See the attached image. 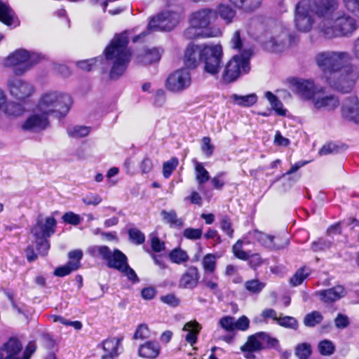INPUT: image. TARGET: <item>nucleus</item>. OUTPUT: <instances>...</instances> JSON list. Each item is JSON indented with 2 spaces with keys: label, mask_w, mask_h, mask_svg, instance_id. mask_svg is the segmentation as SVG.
I'll use <instances>...</instances> for the list:
<instances>
[{
  "label": "nucleus",
  "mask_w": 359,
  "mask_h": 359,
  "mask_svg": "<svg viewBox=\"0 0 359 359\" xmlns=\"http://www.w3.org/2000/svg\"><path fill=\"white\" fill-rule=\"evenodd\" d=\"M161 58V54L158 50L156 48L147 50L143 57V62L144 64H151L158 62Z\"/></svg>",
  "instance_id": "nucleus-50"
},
{
  "label": "nucleus",
  "mask_w": 359,
  "mask_h": 359,
  "mask_svg": "<svg viewBox=\"0 0 359 359\" xmlns=\"http://www.w3.org/2000/svg\"><path fill=\"white\" fill-rule=\"evenodd\" d=\"M217 257L214 254H207L205 255L202 260V266L205 272V274L213 273L216 269Z\"/></svg>",
  "instance_id": "nucleus-38"
},
{
  "label": "nucleus",
  "mask_w": 359,
  "mask_h": 359,
  "mask_svg": "<svg viewBox=\"0 0 359 359\" xmlns=\"http://www.w3.org/2000/svg\"><path fill=\"white\" fill-rule=\"evenodd\" d=\"M42 57L41 54L20 48L5 58L4 65L13 67V73L18 76L22 75L27 72L32 65L39 62Z\"/></svg>",
  "instance_id": "nucleus-8"
},
{
  "label": "nucleus",
  "mask_w": 359,
  "mask_h": 359,
  "mask_svg": "<svg viewBox=\"0 0 359 359\" xmlns=\"http://www.w3.org/2000/svg\"><path fill=\"white\" fill-rule=\"evenodd\" d=\"M199 29L198 27L193 26L190 25V27L186 29L184 32V36L188 39H192L195 38H198L200 36L202 37H213L217 36L219 31H212V30H206L205 32H199L198 31Z\"/></svg>",
  "instance_id": "nucleus-32"
},
{
  "label": "nucleus",
  "mask_w": 359,
  "mask_h": 359,
  "mask_svg": "<svg viewBox=\"0 0 359 359\" xmlns=\"http://www.w3.org/2000/svg\"><path fill=\"white\" fill-rule=\"evenodd\" d=\"M291 89L302 98L312 100L320 88L315 86L311 80L293 79L291 82Z\"/></svg>",
  "instance_id": "nucleus-15"
},
{
  "label": "nucleus",
  "mask_w": 359,
  "mask_h": 359,
  "mask_svg": "<svg viewBox=\"0 0 359 359\" xmlns=\"http://www.w3.org/2000/svg\"><path fill=\"white\" fill-rule=\"evenodd\" d=\"M90 133V128L86 126H76L67 129V133L72 137H83Z\"/></svg>",
  "instance_id": "nucleus-46"
},
{
  "label": "nucleus",
  "mask_w": 359,
  "mask_h": 359,
  "mask_svg": "<svg viewBox=\"0 0 359 359\" xmlns=\"http://www.w3.org/2000/svg\"><path fill=\"white\" fill-rule=\"evenodd\" d=\"M342 2L344 8L354 15L359 9V0H342Z\"/></svg>",
  "instance_id": "nucleus-62"
},
{
  "label": "nucleus",
  "mask_w": 359,
  "mask_h": 359,
  "mask_svg": "<svg viewBox=\"0 0 359 359\" xmlns=\"http://www.w3.org/2000/svg\"><path fill=\"white\" fill-rule=\"evenodd\" d=\"M224 175V172H219L211 179L210 182L214 189L221 190L224 187L225 182L222 178Z\"/></svg>",
  "instance_id": "nucleus-60"
},
{
  "label": "nucleus",
  "mask_w": 359,
  "mask_h": 359,
  "mask_svg": "<svg viewBox=\"0 0 359 359\" xmlns=\"http://www.w3.org/2000/svg\"><path fill=\"white\" fill-rule=\"evenodd\" d=\"M216 19L217 12L213 9L205 8L193 12L189 17V23L199 29H204Z\"/></svg>",
  "instance_id": "nucleus-16"
},
{
  "label": "nucleus",
  "mask_w": 359,
  "mask_h": 359,
  "mask_svg": "<svg viewBox=\"0 0 359 359\" xmlns=\"http://www.w3.org/2000/svg\"><path fill=\"white\" fill-rule=\"evenodd\" d=\"M128 236L130 241L136 245L142 244L145 241L144 234L137 228L130 229Z\"/></svg>",
  "instance_id": "nucleus-49"
},
{
  "label": "nucleus",
  "mask_w": 359,
  "mask_h": 359,
  "mask_svg": "<svg viewBox=\"0 0 359 359\" xmlns=\"http://www.w3.org/2000/svg\"><path fill=\"white\" fill-rule=\"evenodd\" d=\"M336 8V0H300L295 6L294 22L301 32L310 31L315 22V17L323 18L331 15Z\"/></svg>",
  "instance_id": "nucleus-3"
},
{
  "label": "nucleus",
  "mask_w": 359,
  "mask_h": 359,
  "mask_svg": "<svg viewBox=\"0 0 359 359\" xmlns=\"http://www.w3.org/2000/svg\"><path fill=\"white\" fill-rule=\"evenodd\" d=\"M278 340L265 332H258L248 337L246 342L241 346V351L247 359H255L254 353L264 349L276 348Z\"/></svg>",
  "instance_id": "nucleus-9"
},
{
  "label": "nucleus",
  "mask_w": 359,
  "mask_h": 359,
  "mask_svg": "<svg viewBox=\"0 0 359 359\" xmlns=\"http://www.w3.org/2000/svg\"><path fill=\"white\" fill-rule=\"evenodd\" d=\"M221 229L230 238L233 237V229L230 218L226 216H222L220 220Z\"/></svg>",
  "instance_id": "nucleus-52"
},
{
  "label": "nucleus",
  "mask_w": 359,
  "mask_h": 359,
  "mask_svg": "<svg viewBox=\"0 0 359 359\" xmlns=\"http://www.w3.org/2000/svg\"><path fill=\"white\" fill-rule=\"evenodd\" d=\"M170 260L177 264H183L189 261L187 252L181 248H175L168 254Z\"/></svg>",
  "instance_id": "nucleus-36"
},
{
  "label": "nucleus",
  "mask_w": 359,
  "mask_h": 359,
  "mask_svg": "<svg viewBox=\"0 0 359 359\" xmlns=\"http://www.w3.org/2000/svg\"><path fill=\"white\" fill-rule=\"evenodd\" d=\"M345 293L344 287L337 285L327 290L318 291L316 292V295L323 302L330 304L341 299L345 295Z\"/></svg>",
  "instance_id": "nucleus-24"
},
{
  "label": "nucleus",
  "mask_w": 359,
  "mask_h": 359,
  "mask_svg": "<svg viewBox=\"0 0 359 359\" xmlns=\"http://www.w3.org/2000/svg\"><path fill=\"white\" fill-rule=\"evenodd\" d=\"M351 55L344 51H323L318 53L316 61L326 81L338 90L346 93L351 91L354 85L355 74L348 70L346 74L339 72L348 67Z\"/></svg>",
  "instance_id": "nucleus-1"
},
{
  "label": "nucleus",
  "mask_w": 359,
  "mask_h": 359,
  "mask_svg": "<svg viewBox=\"0 0 359 359\" xmlns=\"http://www.w3.org/2000/svg\"><path fill=\"white\" fill-rule=\"evenodd\" d=\"M251 52L245 50L240 55H234L225 65L222 73V79L226 83L236 81L242 74L250 71V58Z\"/></svg>",
  "instance_id": "nucleus-10"
},
{
  "label": "nucleus",
  "mask_w": 359,
  "mask_h": 359,
  "mask_svg": "<svg viewBox=\"0 0 359 359\" xmlns=\"http://www.w3.org/2000/svg\"><path fill=\"white\" fill-rule=\"evenodd\" d=\"M200 274L196 266H190L181 276L179 287L183 289L192 290L197 287Z\"/></svg>",
  "instance_id": "nucleus-23"
},
{
  "label": "nucleus",
  "mask_w": 359,
  "mask_h": 359,
  "mask_svg": "<svg viewBox=\"0 0 359 359\" xmlns=\"http://www.w3.org/2000/svg\"><path fill=\"white\" fill-rule=\"evenodd\" d=\"M151 332L147 324L142 323L137 326L134 335V339H147L150 337Z\"/></svg>",
  "instance_id": "nucleus-48"
},
{
  "label": "nucleus",
  "mask_w": 359,
  "mask_h": 359,
  "mask_svg": "<svg viewBox=\"0 0 359 359\" xmlns=\"http://www.w3.org/2000/svg\"><path fill=\"white\" fill-rule=\"evenodd\" d=\"M201 229L187 228L183 231V236L189 240H198L202 236Z\"/></svg>",
  "instance_id": "nucleus-55"
},
{
  "label": "nucleus",
  "mask_w": 359,
  "mask_h": 359,
  "mask_svg": "<svg viewBox=\"0 0 359 359\" xmlns=\"http://www.w3.org/2000/svg\"><path fill=\"white\" fill-rule=\"evenodd\" d=\"M219 325L228 332H234V318L226 316L221 318L218 323Z\"/></svg>",
  "instance_id": "nucleus-51"
},
{
  "label": "nucleus",
  "mask_w": 359,
  "mask_h": 359,
  "mask_svg": "<svg viewBox=\"0 0 359 359\" xmlns=\"http://www.w3.org/2000/svg\"><path fill=\"white\" fill-rule=\"evenodd\" d=\"M82 201L87 205H97L102 202V198L97 194H90L83 197Z\"/></svg>",
  "instance_id": "nucleus-61"
},
{
  "label": "nucleus",
  "mask_w": 359,
  "mask_h": 359,
  "mask_svg": "<svg viewBox=\"0 0 359 359\" xmlns=\"http://www.w3.org/2000/svg\"><path fill=\"white\" fill-rule=\"evenodd\" d=\"M48 238L35 239L36 249L39 251V254H41L43 256L47 255L48 251L50 248V243Z\"/></svg>",
  "instance_id": "nucleus-57"
},
{
  "label": "nucleus",
  "mask_w": 359,
  "mask_h": 359,
  "mask_svg": "<svg viewBox=\"0 0 359 359\" xmlns=\"http://www.w3.org/2000/svg\"><path fill=\"white\" fill-rule=\"evenodd\" d=\"M15 13L7 2L0 0V21L6 25H11Z\"/></svg>",
  "instance_id": "nucleus-33"
},
{
  "label": "nucleus",
  "mask_w": 359,
  "mask_h": 359,
  "mask_svg": "<svg viewBox=\"0 0 359 359\" xmlns=\"http://www.w3.org/2000/svg\"><path fill=\"white\" fill-rule=\"evenodd\" d=\"M97 61H98V58H92L90 60L79 61L76 65L78 67L81 69L90 71L93 69V67L95 65Z\"/></svg>",
  "instance_id": "nucleus-63"
},
{
  "label": "nucleus",
  "mask_w": 359,
  "mask_h": 359,
  "mask_svg": "<svg viewBox=\"0 0 359 359\" xmlns=\"http://www.w3.org/2000/svg\"><path fill=\"white\" fill-rule=\"evenodd\" d=\"M236 8L245 12H251L257 9L262 0H228Z\"/></svg>",
  "instance_id": "nucleus-31"
},
{
  "label": "nucleus",
  "mask_w": 359,
  "mask_h": 359,
  "mask_svg": "<svg viewBox=\"0 0 359 359\" xmlns=\"http://www.w3.org/2000/svg\"><path fill=\"white\" fill-rule=\"evenodd\" d=\"M278 324L285 328H290L297 330L299 327V323L297 319L292 316L279 317L278 319Z\"/></svg>",
  "instance_id": "nucleus-45"
},
{
  "label": "nucleus",
  "mask_w": 359,
  "mask_h": 359,
  "mask_svg": "<svg viewBox=\"0 0 359 359\" xmlns=\"http://www.w3.org/2000/svg\"><path fill=\"white\" fill-rule=\"evenodd\" d=\"M332 245V241L320 238L318 241H313L311 244V249L314 252L323 251L329 249Z\"/></svg>",
  "instance_id": "nucleus-53"
},
{
  "label": "nucleus",
  "mask_w": 359,
  "mask_h": 359,
  "mask_svg": "<svg viewBox=\"0 0 359 359\" xmlns=\"http://www.w3.org/2000/svg\"><path fill=\"white\" fill-rule=\"evenodd\" d=\"M24 107L18 103L8 102L5 107V113L8 116H19L23 114Z\"/></svg>",
  "instance_id": "nucleus-44"
},
{
  "label": "nucleus",
  "mask_w": 359,
  "mask_h": 359,
  "mask_svg": "<svg viewBox=\"0 0 359 359\" xmlns=\"http://www.w3.org/2000/svg\"><path fill=\"white\" fill-rule=\"evenodd\" d=\"M337 8L338 3L336 1V8L331 15L325 16V22L321 25L322 32L327 38L345 36L358 28L355 19L346 15H339L336 11Z\"/></svg>",
  "instance_id": "nucleus-6"
},
{
  "label": "nucleus",
  "mask_w": 359,
  "mask_h": 359,
  "mask_svg": "<svg viewBox=\"0 0 359 359\" xmlns=\"http://www.w3.org/2000/svg\"><path fill=\"white\" fill-rule=\"evenodd\" d=\"M180 21V14L177 12L165 11L153 18L148 25L149 30L170 31Z\"/></svg>",
  "instance_id": "nucleus-12"
},
{
  "label": "nucleus",
  "mask_w": 359,
  "mask_h": 359,
  "mask_svg": "<svg viewBox=\"0 0 359 359\" xmlns=\"http://www.w3.org/2000/svg\"><path fill=\"white\" fill-rule=\"evenodd\" d=\"M49 126L48 116L44 113L35 112L30 115L22 125L24 130L40 132Z\"/></svg>",
  "instance_id": "nucleus-18"
},
{
  "label": "nucleus",
  "mask_w": 359,
  "mask_h": 359,
  "mask_svg": "<svg viewBox=\"0 0 359 359\" xmlns=\"http://www.w3.org/2000/svg\"><path fill=\"white\" fill-rule=\"evenodd\" d=\"M201 150L208 158L212 155L214 146L211 144V140L209 137H204L202 139Z\"/></svg>",
  "instance_id": "nucleus-58"
},
{
  "label": "nucleus",
  "mask_w": 359,
  "mask_h": 359,
  "mask_svg": "<svg viewBox=\"0 0 359 359\" xmlns=\"http://www.w3.org/2000/svg\"><path fill=\"white\" fill-rule=\"evenodd\" d=\"M278 28L272 31H266L264 34L258 36L259 41L263 47L273 53L282 52L287 46L289 34L285 29H280L278 33Z\"/></svg>",
  "instance_id": "nucleus-11"
},
{
  "label": "nucleus",
  "mask_w": 359,
  "mask_h": 359,
  "mask_svg": "<svg viewBox=\"0 0 359 359\" xmlns=\"http://www.w3.org/2000/svg\"><path fill=\"white\" fill-rule=\"evenodd\" d=\"M163 222L168 224L170 228L180 229L184 226V220L177 217V212L174 210L168 211L163 210L161 212Z\"/></svg>",
  "instance_id": "nucleus-28"
},
{
  "label": "nucleus",
  "mask_w": 359,
  "mask_h": 359,
  "mask_svg": "<svg viewBox=\"0 0 359 359\" xmlns=\"http://www.w3.org/2000/svg\"><path fill=\"white\" fill-rule=\"evenodd\" d=\"M191 83L190 72L182 68L176 70L167 79L166 88L172 92H180L188 88Z\"/></svg>",
  "instance_id": "nucleus-13"
},
{
  "label": "nucleus",
  "mask_w": 359,
  "mask_h": 359,
  "mask_svg": "<svg viewBox=\"0 0 359 359\" xmlns=\"http://www.w3.org/2000/svg\"><path fill=\"white\" fill-rule=\"evenodd\" d=\"M323 315L319 311H312L306 314L304 318V324L306 327H313L323 321Z\"/></svg>",
  "instance_id": "nucleus-40"
},
{
  "label": "nucleus",
  "mask_w": 359,
  "mask_h": 359,
  "mask_svg": "<svg viewBox=\"0 0 359 359\" xmlns=\"http://www.w3.org/2000/svg\"><path fill=\"white\" fill-rule=\"evenodd\" d=\"M217 15H219L226 23H230L236 15V11L229 5L220 4L217 6Z\"/></svg>",
  "instance_id": "nucleus-37"
},
{
  "label": "nucleus",
  "mask_w": 359,
  "mask_h": 359,
  "mask_svg": "<svg viewBox=\"0 0 359 359\" xmlns=\"http://www.w3.org/2000/svg\"><path fill=\"white\" fill-rule=\"evenodd\" d=\"M62 219L65 223L74 226L79 224L82 220L79 215L75 214L73 212H67L65 213L62 216Z\"/></svg>",
  "instance_id": "nucleus-56"
},
{
  "label": "nucleus",
  "mask_w": 359,
  "mask_h": 359,
  "mask_svg": "<svg viewBox=\"0 0 359 359\" xmlns=\"http://www.w3.org/2000/svg\"><path fill=\"white\" fill-rule=\"evenodd\" d=\"M295 354L299 359H307L311 354V346L308 343L299 344L295 349Z\"/></svg>",
  "instance_id": "nucleus-47"
},
{
  "label": "nucleus",
  "mask_w": 359,
  "mask_h": 359,
  "mask_svg": "<svg viewBox=\"0 0 359 359\" xmlns=\"http://www.w3.org/2000/svg\"><path fill=\"white\" fill-rule=\"evenodd\" d=\"M249 243L250 241L245 238L237 241L232 247L233 253L236 258L243 261L251 258V263H255V266H259L262 262L260 256L258 254H252L250 250L245 249V245Z\"/></svg>",
  "instance_id": "nucleus-19"
},
{
  "label": "nucleus",
  "mask_w": 359,
  "mask_h": 359,
  "mask_svg": "<svg viewBox=\"0 0 359 359\" xmlns=\"http://www.w3.org/2000/svg\"><path fill=\"white\" fill-rule=\"evenodd\" d=\"M8 86L11 94L18 100L25 99L34 93L32 85L20 79H10L8 81Z\"/></svg>",
  "instance_id": "nucleus-17"
},
{
  "label": "nucleus",
  "mask_w": 359,
  "mask_h": 359,
  "mask_svg": "<svg viewBox=\"0 0 359 359\" xmlns=\"http://www.w3.org/2000/svg\"><path fill=\"white\" fill-rule=\"evenodd\" d=\"M201 328V325L196 320L187 323L183 327V330L188 332L185 337L186 341L191 345L194 344L197 341V336Z\"/></svg>",
  "instance_id": "nucleus-29"
},
{
  "label": "nucleus",
  "mask_w": 359,
  "mask_h": 359,
  "mask_svg": "<svg viewBox=\"0 0 359 359\" xmlns=\"http://www.w3.org/2000/svg\"><path fill=\"white\" fill-rule=\"evenodd\" d=\"M22 346L20 341L15 338H10L0 348V359H20L18 357L22 351Z\"/></svg>",
  "instance_id": "nucleus-22"
},
{
  "label": "nucleus",
  "mask_w": 359,
  "mask_h": 359,
  "mask_svg": "<svg viewBox=\"0 0 359 359\" xmlns=\"http://www.w3.org/2000/svg\"><path fill=\"white\" fill-rule=\"evenodd\" d=\"M217 279V276L208 277V275L205 274L203 279V283L207 287L212 290L215 293H217L218 292Z\"/></svg>",
  "instance_id": "nucleus-59"
},
{
  "label": "nucleus",
  "mask_w": 359,
  "mask_h": 359,
  "mask_svg": "<svg viewBox=\"0 0 359 359\" xmlns=\"http://www.w3.org/2000/svg\"><path fill=\"white\" fill-rule=\"evenodd\" d=\"M72 99L67 94L50 91L43 94L38 102L36 109L48 116L57 114L65 116L70 109Z\"/></svg>",
  "instance_id": "nucleus-7"
},
{
  "label": "nucleus",
  "mask_w": 359,
  "mask_h": 359,
  "mask_svg": "<svg viewBox=\"0 0 359 359\" xmlns=\"http://www.w3.org/2000/svg\"><path fill=\"white\" fill-rule=\"evenodd\" d=\"M123 337L118 338H110L102 342V348L105 353L118 355V349L121 348Z\"/></svg>",
  "instance_id": "nucleus-35"
},
{
  "label": "nucleus",
  "mask_w": 359,
  "mask_h": 359,
  "mask_svg": "<svg viewBox=\"0 0 359 359\" xmlns=\"http://www.w3.org/2000/svg\"><path fill=\"white\" fill-rule=\"evenodd\" d=\"M179 163L176 157L171 158L169 161H165L163 164V175L168 179L170 177L172 172L176 169Z\"/></svg>",
  "instance_id": "nucleus-42"
},
{
  "label": "nucleus",
  "mask_w": 359,
  "mask_h": 359,
  "mask_svg": "<svg viewBox=\"0 0 359 359\" xmlns=\"http://www.w3.org/2000/svg\"><path fill=\"white\" fill-rule=\"evenodd\" d=\"M223 51L220 45L190 43L184 54V63L189 69L196 68L201 62L204 65V72L216 76L222 64Z\"/></svg>",
  "instance_id": "nucleus-2"
},
{
  "label": "nucleus",
  "mask_w": 359,
  "mask_h": 359,
  "mask_svg": "<svg viewBox=\"0 0 359 359\" xmlns=\"http://www.w3.org/2000/svg\"><path fill=\"white\" fill-rule=\"evenodd\" d=\"M323 88L320 87L312 100L314 107L317 109L333 110L339 104L338 98L332 95H322Z\"/></svg>",
  "instance_id": "nucleus-21"
},
{
  "label": "nucleus",
  "mask_w": 359,
  "mask_h": 359,
  "mask_svg": "<svg viewBox=\"0 0 359 359\" xmlns=\"http://www.w3.org/2000/svg\"><path fill=\"white\" fill-rule=\"evenodd\" d=\"M342 115L347 120L359 123V100L349 99L342 107Z\"/></svg>",
  "instance_id": "nucleus-25"
},
{
  "label": "nucleus",
  "mask_w": 359,
  "mask_h": 359,
  "mask_svg": "<svg viewBox=\"0 0 359 359\" xmlns=\"http://www.w3.org/2000/svg\"><path fill=\"white\" fill-rule=\"evenodd\" d=\"M57 222L53 217H48L43 219L39 217L36 224L31 229V233L34 239L49 238L55 232Z\"/></svg>",
  "instance_id": "nucleus-14"
},
{
  "label": "nucleus",
  "mask_w": 359,
  "mask_h": 359,
  "mask_svg": "<svg viewBox=\"0 0 359 359\" xmlns=\"http://www.w3.org/2000/svg\"><path fill=\"white\" fill-rule=\"evenodd\" d=\"M248 235L254 239L257 240L262 245L269 249H279L287 243L285 241L283 244L274 243V236L267 235L257 230H254L253 231L249 232Z\"/></svg>",
  "instance_id": "nucleus-27"
},
{
  "label": "nucleus",
  "mask_w": 359,
  "mask_h": 359,
  "mask_svg": "<svg viewBox=\"0 0 359 359\" xmlns=\"http://www.w3.org/2000/svg\"><path fill=\"white\" fill-rule=\"evenodd\" d=\"M128 41L126 34H117L104 50L105 59L111 65L109 76L112 79L121 76L130 61Z\"/></svg>",
  "instance_id": "nucleus-4"
},
{
  "label": "nucleus",
  "mask_w": 359,
  "mask_h": 359,
  "mask_svg": "<svg viewBox=\"0 0 359 359\" xmlns=\"http://www.w3.org/2000/svg\"><path fill=\"white\" fill-rule=\"evenodd\" d=\"M266 284L258 279H252L245 283V289L252 294H259L265 287Z\"/></svg>",
  "instance_id": "nucleus-39"
},
{
  "label": "nucleus",
  "mask_w": 359,
  "mask_h": 359,
  "mask_svg": "<svg viewBox=\"0 0 359 359\" xmlns=\"http://www.w3.org/2000/svg\"><path fill=\"white\" fill-rule=\"evenodd\" d=\"M318 351L323 355H331L335 351V346L328 339H324L318 344Z\"/></svg>",
  "instance_id": "nucleus-43"
},
{
  "label": "nucleus",
  "mask_w": 359,
  "mask_h": 359,
  "mask_svg": "<svg viewBox=\"0 0 359 359\" xmlns=\"http://www.w3.org/2000/svg\"><path fill=\"white\" fill-rule=\"evenodd\" d=\"M310 273L309 269L306 266L298 269L294 275L290 278V283L293 286L301 285Z\"/></svg>",
  "instance_id": "nucleus-41"
},
{
  "label": "nucleus",
  "mask_w": 359,
  "mask_h": 359,
  "mask_svg": "<svg viewBox=\"0 0 359 359\" xmlns=\"http://www.w3.org/2000/svg\"><path fill=\"white\" fill-rule=\"evenodd\" d=\"M231 98L234 104L244 107H251L257 101V96L255 93H251L246 95L233 94L231 96Z\"/></svg>",
  "instance_id": "nucleus-34"
},
{
  "label": "nucleus",
  "mask_w": 359,
  "mask_h": 359,
  "mask_svg": "<svg viewBox=\"0 0 359 359\" xmlns=\"http://www.w3.org/2000/svg\"><path fill=\"white\" fill-rule=\"evenodd\" d=\"M160 352V344L156 341H148L141 344L138 348L139 356L146 359H156Z\"/></svg>",
  "instance_id": "nucleus-26"
},
{
  "label": "nucleus",
  "mask_w": 359,
  "mask_h": 359,
  "mask_svg": "<svg viewBox=\"0 0 359 359\" xmlns=\"http://www.w3.org/2000/svg\"><path fill=\"white\" fill-rule=\"evenodd\" d=\"M194 171L198 189L202 191L204 184L210 180V174L203 165L196 161H195Z\"/></svg>",
  "instance_id": "nucleus-30"
},
{
  "label": "nucleus",
  "mask_w": 359,
  "mask_h": 359,
  "mask_svg": "<svg viewBox=\"0 0 359 359\" xmlns=\"http://www.w3.org/2000/svg\"><path fill=\"white\" fill-rule=\"evenodd\" d=\"M335 326L339 329H344L349 325L348 318L343 314L339 313L334 319Z\"/></svg>",
  "instance_id": "nucleus-64"
},
{
  "label": "nucleus",
  "mask_w": 359,
  "mask_h": 359,
  "mask_svg": "<svg viewBox=\"0 0 359 359\" xmlns=\"http://www.w3.org/2000/svg\"><path fill=\"white\" fill-rule=\"evenodd\" d=\"M250 327V320L245 316H242L238 320L234 319V331H246Z\"/></svg>",
  "instance_id": "nucleus-54"
},
{
  "label": "nucleus",
  "mask_w": 359,
  "mask_h": 359,
  "mask_svg": "<svg viewBox=\"0 0 359 359\" xmlns=\"http://www.w3.org/2000/svg\"><path fill=\"white\" fill-rule=\"evenodd\" d=\"M69 261L66 265L57 268L54 274L59 277H63L69 274L72 271L77 270L81 266V260L83 257L81 250H72L68 253Z\"/></svg>",
  "instance_id": "nucleus-20"
},
{
  "label": "nucleus",
  "mask_w": 359,
  "mask_h": 359,
  "mask_svg": "<svg viewBox=\"0 0 359 359\" xmlns=\"http://www.w3.org/2000/svg\"><path fill=\"white\" fill-rule=\"evenodd\" d=\"M86 252L92 257L102 259L109 268L124 274L133 283L139 282L135 271L128 265L126 255L118 249L111 250L107 245H92Z\"/></svg>",
  "instance_id": "nucleus-5"
}]
</instances>
